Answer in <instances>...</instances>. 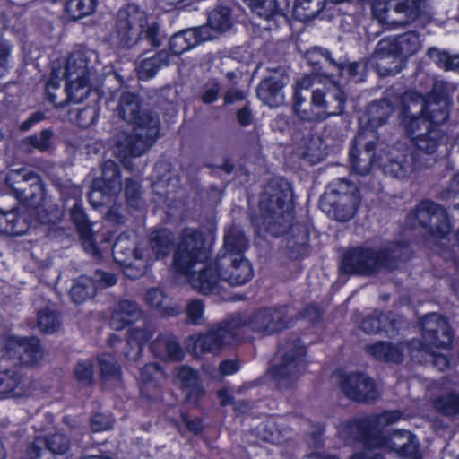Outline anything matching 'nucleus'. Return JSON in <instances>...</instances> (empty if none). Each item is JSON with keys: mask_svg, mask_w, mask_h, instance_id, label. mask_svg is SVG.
I'll list each match as a JSON object with an SVG mask.
<instances>
[{"mask_svg": "<svg viewBox=\"0 0 459 459\" xmlns=\"http://www.w3.org/2000/svg\"><path fill=\"white\" fill-rule=\"evenodd\" d=\"M208 256L209 250L204 247L201 232L185 230L174 254L173 264L195 290L204 295L219 292L221 281L241 286L253 278L252 265L245 257L219 254L213 264H208Z\"/></svg>", "mask_w": 459, "mask_h": 459, "instance_id": "f257e3e1", "label": "nucleus"}, {"mask_svg": "<svg viewBox=\"0 0 459 459\" xmlns=\"http://www.w3.org/2000/svg\"><path fill=\"white\" fill-rule=\"evenodd\" d=\"M402 417L399 411H387L348 421L338 431L346 443L359 441L368 448H381L397 453L403 459H422L416 437L408 430L396 429L385 434V427Z\"/></svg>", "mask_w": 459, "mask_h": 459, "instance_id": "f03ea898", "label": "nucleus"}, {"mask_svg": "<svg viewBox=\"0 0 459 459\" xmlns=\"http://www.w3.org/2000/svg\"><path fill=\"white\" fill-rule=\"evenodd\" d=\"M118 116L133 125L131 134L119 133L114 137V152L119 159L139 157L155 143L160 133V117L141 107L140 97L123 91L117 106Z\"/></svg>", "mask_w": 459, "mask_h": 459, "instance_id": "7ed1b4c3", "label": "nucleus"}, {"mask_svg": "<svg viewBox=\"0 0 459 459\" xmlns=\"http://www.w3.org/2000/svg\"><path fill=\"white\" fill-rule=\"evenodd\" d=\"M292 190L290 183L283 179L271 181L260 202L262 227L273 236L279 237L288 230L292 239L288 242L290 248L303 251L309 241V234L305 225H291Z\"/></svg>", "mask_w": 459, "mask_h": 459, "instance_id": "20e7f679", "label": "nucleus"}, {"mask_svg": "<svg viewBox=\"0 0 459 459\" xmlns=\"http://www.w3.org/2000/svg\"><path fill=\"white\" fill-rule=\"evenodd\" d=\"M410 257V247L404 243H389L381 247L357 246L343 254L340 271L369 277L382 271H394Z\"/></svg>", "mask_w": 459, "mask_h": 459, "instance_id": "39448f33", "label": "nucleus"}, {"mask_svg": "<svg viewBox=\"0 0 459 459\" xmlns=\"http://www.w3.org/2000/svg\"><path fill=\"white\" fill-rule=\"evenodd\" d=\"M306 346L295 335L280 344L276 361L270 368V374L279 389L286 390L294 386L306 371Z\"/></svg>", "mask_w": 459, "mask_h": 459, "instance_id": "423d86ee", "label": "nucleus"}, {"mask_svg": "<svg viewBox=\"0 0 459 459\" xmlns=\"http://www.w3.org/2000/svg\"><path fill=\"white\" fill-rule=\"evenodd\" d=\"M403 124L412 139L416 156L419 155L424 162L433 160L429 163V167H432L437 161V152L446 143V134L439 126H431L427 120L417 117L411 107L406 106Z\"/></svg>", "mask_w": 459, "mask_h": 459, "instance_id": "0eeeda50", "label": "nucleus"}, {"mask_svg": "<svg viewBox=\"0 0 459 459\" xmlns=\"http://www.w3.org/2000/svg\"><path fill=\"white\" fill-rule=\"evenodd\" d=\"M235 325L247 327L262 335H272L294 325L295 320L287 307H262L254 313L234 314Z\"/></svg>", "mask_w": 459, "mask_h": 459, "instance_id": "6e6552de", "label": "nucleus"}, {"mask_svg": "<svg viewBox=\"0 0 459 459\" xmlns=\"http://www.w3.org/2000/svg\"><path fill=\"white\" fill-rule=\"evenodd\" d=\"M92 59H97V53L91 49L75 50L67 59V98L73 102H82L90 93L89 83L92 70L90 64Z\"/></svg>", "mask_w": 459, "mask_h": 459, "instance_id": "1a4fd4ad", "label": "nucleus"}, {"mask_svg": "<svg viewBox=\"0 0 459 459\" xmlns=\"http://www.w3.org/2000/svg\"><path fill=\"white\" fill-rule=\"evenodd\" d=\"M429 162H424L421 158L416 156L414 149L404 145L385 146L378 149V167L385 175L396 178H405L415 170L429 168Z\"/></svg>", "mask_w": 459, "mask_h": 459, "instance_id": "9d476101", "label": "nucleus"}, {"mask_svg": "<svg viewBox=\"0 0 459 459\" xmlns=\"http://www.w3.org/2000/svg\"><path fill=\"white\" fill-rule=\"evenodd\" d=\"M146 12L135 4H128L117 11L113 33L118 48L129 49L139 43L141 28L146 26Z\"/></svg>", "mask_w": 459, "mask_h": 459, "instance_id": "9b49d317", "label": "nucleus"}, {"mask_svg": "<svg viewBox=\"0 0 459 459\" xmlns=\"http://www.w3.org/2000/svg\"><path fill=\"white\" fill-rule=\"evenodd\" d=\"M16 199L28 208L38 207L43 199V185L40 177L30 170H11L5 178Z\"/></svg>", "mask_w": 459, "mask_h": 459, "instance_id": "f8f14e48", "label": "nucleus"}, {"mask_svg": "<svg viewBox=\"0 0 459 459\" xmlns=\"http://www.w3.org/2000/svg\"><path fill=\"white\" fill-rule=\"evenodd\" d=\"M331 85L323 89H315L311 93L313 113H309L311 122H322L332 116H342L344 113L347 95L332 78Z\"/></svg>", "mask_w": 459, "mask_h": 459, "instance_id": "ddd939ff", "label": "nucleus"}, {"mask_svg": "<svg viewBox=\"0 0 459 459\" xmlns=\"http://www.w3.org/2000/svg\"><path fill=\"white\" fill-rule=\"evenodd\" d=\"M235 316L231 315L226 320L212 325L207 331L197 336L194 342L196 354L215 353L224 346L231 344L238 340V325L233 322Z\"/></svg>", "mask_w": 459, "mask_h": 459, "instance_id": "4468645a", "label": "nucleus"}, {"mask_svg": "<svg viewBox=\"0 0 459 459\" xmlns=\"http://www.w3.org/2000/svg\"><path fill=\"white\" fill-rule=\"evenodd\" d=\"M43 358L37 337L8 336L0 339V359H16L22 365L34 366Z\"/></svg>", "mask_w": 459, "mask_h": 459, "instance_id": "2eb2a0df", "label": "nucleus"}, {"mask_svg": "<svg viewBox=\"0 0 459 459\" xmlns=\"http://www.w3.org/2000/svg\"><path fill=\"white\" fill-rule=\"evenodd\" d=\"M411 107L414 114L431 124L438 126L449 117V102L446 99L437 101H427L422 93L408 91L402 96V111L405 117V108Z\"/></svg>", "mask_w": 459, "mask_h": 459, "instance_id": "dca6fc26", "label": "nucleus"}, {"mask_svg": "<svg viewBox=\"0 0 459 459\" xmlns=\"http://www.w3.org/2000/svg\"><path fill=\"white\" fill-rule=\"evenodd\" d=\"M269 74L265 76L256 88L258 99L270 108L281 106L285 101L283 89L289 83L287 70L282 66L267 68Z\"/></svg>", "mask_w": 459, "mask_h": 459, "instance_id": "f3484780", "label": "nucleus"}, {"mask_svg": "<svg viewBox=\"0 0 459 459\" xmlns=\"http://www.w3.org/2000/svg\"><path fill=\"white\" fill-rule=\"evenodd\" d=\"M420 225L429 234L445 237L450 231V222L446 211L431 201L421 202L415 210Z\"/></svg>", "mask_w": 459, "mask_h": 459, "instance_id": "a211bd4d", "label": "nucleus"}, {"mask_svg": "<svg viewBox=\"0 0 459 459\" xmlns=\"http://www.w3.org/2000/svg\"><path fill=\"white\" fill-rule=\"evenodd\" d=\"M422 336L426 344H420L422 351H427L426 345L435 348H448L453 340L451 327L446 318L432 313L426 315L421 320Z\"/></svg>", "mask_w": 459, "mask_h": 459, "instance_id": "6ab92c4d", "label": "nucleus"}, {"mask_svg": "<svg viewBox=\"0 0 459 459\" xmlns=\"http://www.w3.org/2000/svg\"><path fill=\"white\" fill-rule=\"evenodd\" d=\"M340 387L345 396L356 402L368 403L377 400L378 396L374 381L362 373L342 376Z\"/></svg>", "mask_w": 459, "mask_h": 459, "instance_id": "aec40b11", "label": "nucleus"}, {"mask_svg": "<svg viewBox=\"0 0 459 459\" xmlns=\"http://www.w3.org/2000/svg\"><path fill=\"white\" fill-rule=\"evenodd\" d=\"M32 447V455L51 459L55 455H64L71 446V440L67 435L61 431L39 436L30 446Z\"/></svg>", "mask_w": 459, "mask_h": 459, "instance_id": "412c9836", "label": "nucleus"}, {"mask_svg": "<svg viewBox=\"0 0 459 459\" xmlns=\"http://www.w3.org/2000/svg\"><path fill=\"white\" fill-rule=\"evenodd\" d=\"M301 126L302 123L296 124L292 133V137L298 144L299 155L309 164H316L326 156V148L321 137L312 135L310 133L301 135Z\"/></svg>", "mask_w": 459, "mask_h": 459, "instance_id": "4be33fe9", "label": "nucleus"}, {"mask_svg": "<svg viewBox=\"0 0 459 459\" xmlns=\"http://www.w3.org/2000/svg\"><path fill=\"white\" fill-rule=\"evenodd\" d=\"M362 135L358 136L354 142L356 144H364V149L359 151L355 147L350 150L349 157L352 169L359 175L368 174L374 163L378 165L377 152L378 149H382L383 144L374 140L363 143Z\"/></svg>", "mask_w": 459, "mask_h": 459, "instance_id": "5701e85b", "label": "nucleus"}, {"mask_svg": "<svg viewBox=\"0 0 459 459\" xmlns=\"http://www.w3.org/2000/svg\"><path fill=\"white\" fill-rule=\"evenodd\" d=\"M31 219L25 207H13L11 210L0 208V232L19 236L30 229Z\"/></svg>", "mask_w": 459, "mask_h": 459, "instance_id": "b1692460", "label": "nucleus"}, {"mask_svg": "<svg viewBox=\"0 0 459 459\" xmlns=\"http://www.w3.org/2000/svg\"><path fill=\"white\" fill-rule=\"evenodd\" d=\"M374 58L377 60V69L381 76L395 75L403 67V58L392 49L389 39H382L377 43Z\"/></svg>", "mask_w": 459, "mask_h": 459, "instance_id": "393cba45", "label": "nucleus"}, {"mask_svg": "<svg viewBox=\"0 0 459 459\" xmlns=\"http://www.w3.org/2000/svg\"><path fill=\"white\" fill-rule=\"evenodd\" d=\"M143 315L140 305L130 299H119L111 308L109 324L115 330H122L139 321Z\"/></svg>", "mask_w": 459, "mask_h": 459, "instance_id": "a878e982", "label": "nucleus"}, {"mask_svg": "<svg viewBox=\"0 0 459 459\" xmlns=\"http://www.w3.org/2000/svg\"><path fill=\"white\" fill-rule=\"evenodd\" d=\"M151 350L162 360L179 361L185 355L178 338L169 333H160L152 342Z\"/></svg>", "mask_w": 459, "mask_h": 459, "instance_id": "bb28decb", "label": "nucleus"}, {"mask_svg": "<svg viewBox=\"0 0 459 459\" xmlns=\"http://www.w3.org/2000/svg\"><path fill=\"white\" fill-rule=\"evenodd\" d=\"M359 205V195H342L339 199H335L334 202L327 207L320 205V208L336 221H347L355 215Z\"/></svg>", "mask_w": 459, "mask_h": 459, "instance_id": "cd10ccee", "label": "nucleus"}, {"mask_svg": "<svg viewBox=\"0 0 459 459\" xmlns=\"http://www.w3.org/2000/svg\"><path fill=\"white\" fill-rule=\"evenodd\" d=\"M144 255L136 247V240L127 233H121L112 247V255L117 264H128Z\"/></svg>", "mask_w": 459, "mask_h": 459, "instance_id": "c85d7f7f", "label": "nucleus"}, {"mask_svg": "<svg viewBox=\"0 0 459 459\" xmlns=\"http://www.w3.org/2000/svg\"><path fill=\"white\" fill-rule=\"evenodd\" d=\"M20 148L26 154H32L35 150L40 152H52L55 150V133L52 128L42 129L21 141Z\"/></svg>", "mask_w": 459, "mask_h": 459, "instance_id": "c756f323", "label": "nucleus"}, {"mask_svg": "<svg viewBox=\"0 0 459 459\" xmlns=\"http://www.w3.org/2000/svg\"><path fill=\"white\" fill-rule=\"evenodd\" d=\"M153 178L155 179L152 183V189L160 196H166L170 193L168 188L171 187L174 190L179 184L178 176L171 172L170 164L166 161L156 163Z\"/></svg>", "mask_w": 459, "mask_h": 459, "instance_id": "7c9ffc66", "label": "nucleus"}, {"mask_svg": "<svg viewBox=\"0 0 459 459\" xmlns=\"http://www.w3.org/2000/svg\"><path fill=\"white\" fill-rule=\"evenodd\" d=\"M253 13L265 19L271 18L274 14L288 15L290 12V0H243Z\"/></svg>", "mask_w": 459, "mask_h": 459, "instance_id": "2f4dec72", "label": "nucleus"}, {"mask_svg": "<svg viewBox=\"0 0 459 459\" xmlns=\"http://www.w3.org/2000/svg\"><path fill=\"white\" fill-rule=\"evenodd\" d=\"M149 247L155 259L168 256L174 247V236L169 230H156L150 235Z\"/></svg>", "mask_w": 459, "mask_h": 459, "instance_id": "473e14b6", "label": "nucleus"}, {"mask_svg": "<svg viewBox=\"0 0 459 459\" xmlns=\"http://www.w3.org/2000/svg\"><path fill=\"white\" fill-rule=\"evenodd\" d=\"M359 195L357 186L345 178H336L330 182L319 201V205L329 206L342 195Z\"/></svg>", "mask_w": 459, "mask_h": 459, "instance_id": "72a5a7b5", "label": "nucleus"}, {"mask_svg": "<svg viewBox=\"0 0 459 459\" xmlns=\"http://www.w3.org/2000/svg\"><path fill=\"white\" fill-rule=\"evenodd\" d=\"M391 48L403 59L416 54L421 48L420 34L416 31H408L398 35L390 40Z\"/></svg>", "mask_w": 459, "mask_h": 459, "instance_id": "f704fd0d", "label": "nucleus"}, {"mask_svg": "<svg viewBox=\"0 0 459 459\" xmlns=\"http://www.w3.org/2000/svg\"><path fill=\"white\" fill-rule=\"evenodd\" d=\"M224 249L222 255H232L233 257H244L248 247V240L244 232L233 226L228 229L224 235Z\"/></svg>", "mask_w": 459, "mask_h": 459, "instance_id": "c9c22d12", "label": "nucleus"}, {"mask_svg": "<svg viewBox=\"0 0 459 459\" xmlns=\"http://www.w3.org/2000/svg\"><path fill=\"white\" fill-rule=\"evenodd\" d=\"M145 300L150 307L158 309L163 316H174L179 313L178 307L160 289L152 288L145 294Z\"/></svg>", "mask_w": 459, "mask_h": 459, "instance_id": "e433bc0d", "label": "nucleus"}, {"mask_svg": "<svg viewBox=\"0 0 459 459\" xmlns=\"http://www.w3.org/2000/svg\"><path fill=\"white\" fill-rule=\"evenodd\" d=\"M169 64V54L166 50L157 51L152 56L143 59L138 66L139 77L142 80L152 78L163 66Z\"/></svg>", "mask_w": 459, "mask_h": 459, "instance_id": "4c0bfd02", "label": "nucleus"}, {"mask_svg": "<svg viewBox=\"0 0 459 459\" xmlns=\"http://www.w3.org/2000/svg\"><path fill=\"white\" fill-rule=\"evenodd\" d=\"M326 0H295L291 13L296 20L307 22L316 17L325 8Z\"/></svg>", "mask_w": 459, "mask_h": 459, "instance_id": "58836bf2", "label": "nucleus"}, {"mask_svg": "<svg viewBox=\"0 0 459 459\" xmlns=\"http://www.w3.org/2000/svg\"><path fill=\"white\" fill-rule=\"evenodd\" d=\"M26 382L18 374L13 371L0 372V393L13 397H18L26 394Z\"/></svg>", "mask_w": 459, "mask_h": 459, "instance_id": "ea45409f", "label": "nucleus"}, {"mask_svg": "<svg viewBox=\"0 0 459 459\" xmlns=\"http://www.w3.org/2000/svg\"><path fill=\"white\" fill-rule=\"evenodd\" d=\"M394 111L393 105L388 100H377L367 108L368 121L371 126L377 127L385 124Z\"/></svg>", "mask_w": 459, "mask_h": 459, "instance_id": "a19ab883", "label": "nucleus"}, {"mask_svg": "<svg viewBox=\"0 0 459 459\" xmlns=\"http://www.w3.org/2000/svg\"><path fill=\"white\" fill-rule=\"evenodd\" d=\"M102 186L108 194L117 195L122 189L119 166L111 160H107L102 166Z\"/></svg>", "mask_w": 459, "mask_h": 459, "instance_id": "79ce46f5", "label": "nucleus"}, {"mask_svg": "<svg viewBox=\"0 0 459 459\" xmlns=\"http://www.w3.org/2000/svg\"><path fill=\"white\" fill-rule=\"evenodd\" d=\"M367 351L376 359L400 363L403 360V352L399 347L387 342H378L366 347Z\"/></svg>", "mask_w": 459, "mask_h": 459, "instance_id": "37998d69", "label": "nucleus"}, {"mask_svg": "<svg viewBox=\"0 0 459 459\" xmlns=\"http://www.w3.org/2000/svg\"><path fill=\"white\" fill-rule=\"evenodd\" d=\"M96 291L97 285L92 278L82 275L74 281L70 290V296L74 303L81 304L93 298Z\"/></svg>", "mask_w": 459, "mask_h": 459, "instance_id": "c03bdc74", "label": "nucleus"}, {"mask_svg": "<svg viewBox=\"0 0 459 459\" xmlns=\"http://www.w3.org/2000/svg\"><path fill=\"white\" fill-rule=\"evenodd\" d=\"M101 381L104 384L116 385L120 382L122 371L116 359L110 354H103L99 358Z\"/></svg>", "mask_w": 459, "mask_h": 459, "instance_id": "a18cd8bd", "label": "nucleus"}, {"mask_svg": "<svg viewBox=\"0 0 459 459\" xmlns=\"http://www.w3.org/2000/svg\"><path fill=\"white\" fill-rule=\"evenodd\" d=\"M425 0H403L394 5V11L403 13L404 18L398 22L406 25L416 21L425 12Z\"/></svg>", "mask_w": 459, "mask_h": 459, "instance_id": "49530a36", "label": "nucleus"}, {"mask_svg": "<svg viewBox=\"0 0 459 459\" xmlns=\"http://www.w3.org/2000/svg\"><path fill=\"white\" fill-rule=\"evenodd\" d=\"M427 56L439 68L459 74V54H450L446 50L431 47L428 49Z\"/></svg>", "mask_w": 459, "mask_h": 459, "instance_id": "de8ad7c7", "label": "nucleus"}, {"mask_svg": "<svg viewBox=\"0 0 459 459\" xmlns=\"http://www.w3.org/2000/svg\"><path fill=\"white\" fill-rule=\"evenodd\" d=\"M209 26L218 33L226 32L232 26L230 10L225 6H219L213 9L208 15Z\"/></svg>", "mask_w": 459, "mask_h": 459, "instance_id": "09e8293b", "label": "nucleus"}, {"mask_svg": "<svg viewBox=\"0 0 459 459\" xmlns=\"http://www.w3.org/2000/svg\"><path fill=\"white\" fill-rule=\"evenodd\" d=\"M141 30L139 43L147 42L153 49L160 48L166 39V34L161 30L160 24L155 22H149L147 16L146 26H143Z\"/></svg>", "mask_w": 459, "mask_h": 459, "instance_id": "8fccbe9b", "label": "nucleus"}, {"mask_svg": "<svg viewBox=\"0 0 459 459\" xmlns=\"http://www.w3.org/2000/svg\"><path fill=\"white\" fill-rule=\"evenodd\" d=\"M97 0H68L65 11L72 20L77 21L94 13Z\"/></svg>", "mask_w": 459, "mask_h": 459, "instance_id": "3c124183", "label": "nucleus"}, {"mask_svg": "<svg viewBox=\"0 0 459 459\" xmlns=\"http://www.w3.org/2000/svg\"><path fill=\"white\" fill-rule=\"evenodd\" d=\"M192 35L188 29L174 33L169 40L170 52L175 56H179L195 48V40Z\"/></svg>", "mask_w": 459, "mask_h": 459, "instance_id": "603ef678", "label": "nucleus"}, {"mask_svg": "<svg viewBox=\"0 0 459 459\" xmlns=\"http://www.w3.org/2000/svg\"><path fill=\"white\" fill-rule=\"evenodd\" d=\"M434 407L437 411L446 416L459 414V393L452 392L437 397Z\"/></svg>", "mask_w": 459, "mask_h": 459, "instance_id": "864d4df0", "label": "nucleus"}, {"mask_svg": "<svg viewBox=\"0 0 459 459\" xmlns=\"http://www.w3.org/2000/svg\"><path fill=\"white\" fill-rule=\"evenodd\" d=\"M61 325L59 314L53 309L46 307L38 312V326L45 333H53Z\"/></svg>", "mask_w": 459, "mask_h": 459, "instance_id": "5fc2aeb1", "label": "nucleus"}, {"mask_svg": "<svg viewBox=\"0 0 459 459\" xmlns=\"http://www.w3.org/2000/svg\"><path fill=\"white\" fill-rule=\"evenodd\" d=\"M390 323L391 320L386 314L382 312H374L362 320L360 327L366 333H377L380 331L385 330Z\"/></svg>", "mask_w": 459, "mask_h": 459, "instance_id": "6e6d98bb", "label": "nucleus"}, {"mask_svg": "<svg viewBox=\"0 0 459 459\" xmlns=\"http://www.w3.org/2000/svg\"><path fill=\"white\" fill-rule=\"evenodd\" d=\"M125 195L127 204L139 210L143 206V200L142 198L140 186L137 181L133 178H126L125 182Z\"/></svg>", "mask_w": 459, "mask_h": 459, "instance_id": "4d7b16f0", "label": "nucleus"}, {"mask_svg": "<svg viewBox=\"0 0 459 459\" xmlns=\"http://www.w3.org/2000/svg\"><path fill=\"white\" fill-rule=\"evenodd\" d=\"M116 195L108 194L100 178H94L91 183V192L88 195L89 202L94 208H99L108 202L111 196Z\"/></svg>", "mask_w": 459, "mask_h": 459, "instance_id": "13d9d810", "label": "nucleus"}, {"mask_svg": "<svg viewBox=\"0 0 459 459\" xmlns=\"http://www.w3.org/2000/svg\"><path fill=\"white\" fill-rule=\"evenodd\" d=\"M93 376V364L91 360H81L76 364L74 377L80 385L91 386L94 381Z\"/></svg>", "mask_w": 459, "mask_h": 459, "instance_id": "bf43d9fd", "label": "nucleus"}, {"mask_svg": "<svg viewBox=\"0 0 459 459\" xmlns=\"http://www.w3.org/2000/svg\"><path fill=\"white\" fill-rule=\"evenodd\" d=\"M70 216L79 234H87L89 230H91V223L88 220L80 203H74L71 208Z\"/></svg>", "mask_w": 459, "mask_h": 459, "instance_id": "052dcab7", "label": "nucleus"}, {"mask_svg": "<svg viewBox=\"0 0 459 459\" xmlns=\"http://www.w3.org/2000/svg\"><path fill=\"white\" fill-rule=\"evenodd\" d=\"M323 48L314 47L307 51L306 59L307 63L313 67L315 75L331 79L333 76L323 71L321 65L323 61Z\"/></svg>", "mask_w": 459, "mask_h": 459, "instance_id": "680f3d73", "label": "nucleus"}, {"mask_svg": "<svg viewBox=\"0 0 459 459\" xmlns=\"http://www.w3.org/2000/svg\"><path fill=\"white\" fill-rule=\"evenodd\" d=\"M123 267L124 274L132 280H135L143 276L146 273L147 264L145 255L139 258L131 260L128 264H119Z\"/></svg>", "mask_w": 459, "mask_h": 459, "instance_id": "e2e57ef3", "label": "nucleus"}, {"mask_svg": "<svg viewBox=\"0 0 459 459\" xmlns=\"http://www.w3.org/2000/svg\"><path fill=\"white\" fill-rule=\"evenodd\" d=\"M307 98L302 95L300 90L297 89L293 95V111L298 117L303 122H311L309 113H313L314 107H304Z\"/></svg>", "mask_w": 459, "mask_h": 459, "instance_id": "0e129e2a", "label": "nucleus"}, {"mask_svg": "<svg viewBox=\"0 0 459 459\" xmlns=\"http://www.w3.org/2000/svg\"><path fill=\"white\" fill-rule=\"evenodd\" d=\"M221 86L218 80L212 79L205 82L200 91V99L204 104L215 102L221 93Z\"/></svg>", "mask_w": 459, "mask_h": 459, "instance_id": "69168bd1", "label": "nucleus"}, {"mask_svg": "<svg viewBox=\"0 0 459 459\" xmlns=\"http://www.w3.org/2000/svg\"><path fill=\"white\" fill-rule=\"evenodd\" d=\"M154 333V326L145 322L141 327H135L129 331L128 340L137 342L141 347L147 343Z\"/></svg>", "mask_w": 459, "mask_h": 459, "instance_id": "338daca9", "label": "nucleus"}, {"mask_svg": "<svg viewBox=\"0 0 459 459\" xmlns=\"http://www.w3.org/2000/svg\"><path fill=\"white\" fill-rule=\"evenodd\" d=\"M177 377L181 388L185 391L200 383L198 373L187 366H181L178 368Z\"/></svg>", "mask_w": 459, "mask_h": 459, "instance_id": "774afa93", "label": "nucleus"}]
</instances>
